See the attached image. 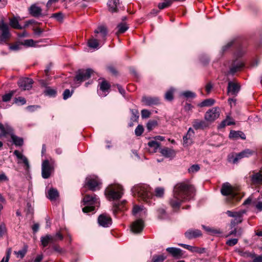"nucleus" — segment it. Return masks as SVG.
I'll use <instances>...</instances> for the list:
<instances>
[{"label": "nucleus", "instance_id": "57", "mask_svg": "<svg viewBox=\"0 0 262 262\" xmlns=\"http://www.w3.org/2000/svg\"><path fill=\"white\" fill-rule=\"evenodd\" d=\"M200 166L198 164L192 165L188 169V172L190 173H194L200 170Z\"/></svg>", "mask_w": 262, "mask_h": 262}, {"label": "nucleus", "instance_id": "62", "mask_svg": "<svg viewBox=\"0 0 262 262\" xmlns=\"http://www.w3.org/2000/svg\"><path fill=\"white\" fill-rule=\"evenodd\" d=\"M151 113L147 110L144 109L141 111V116L142 118H147L150 117Z\"/></svg>", "mask_w": 262, "mask_h": 262}, {"label": "nucleus", "instance_id": "13", "mask_svg": "<svg viewBox=\"0 0 262 262\" xmlns=\"http://www.w3.org/2000/svg\"><path fill=\"white\" fill-rule=\"evenodd\" d=\"M2 33L0 35V41L6 42L10 37V34L9 31V28L4 20H2V27L1 28Z\"/></svg>", "mask_w": 262, "mask_h": 262}, {"label": "nucleus", "instance_id": "46", "mask_svg": "<svg viewBox=\"0 0 262 262\" xmlns=\"http://www.w3.org/2000/svg\"><path fill=\"white\" fill-rule=\"evenodd\" d=\"M245 212L244 211H232L230 210H228L226 211V213L229 217H235L238 216L241 214H244Z\"/></svg>", "mask_w": 262, "mask_h": 262}, {"label": "nucleus", "instance_id": "4", "mask_svg": "<svg viewBox=\"0 0 262 262\" xmlns=\"http://www.w3.org/2000/svg\"><path fill=\"white\" fill-rule=\"evenodd\" d=\"M105 194L109 201L119 200L123 194V188L119 185L110 186L106 189Z\"/></svg>", "mask_w": 262, "mask_h": 262}, {"label": "nucleus", "instance_id": "14", "mask_svg": "<svg viewBox=\"0 0 262 262\" xmlns=\"http://www.w3.org/2000/svg\"><path fill=\"white\" fill-rule=\"evenodd\" d=\"M241 89L239 83L229 81L228 84L227 93L229 95L236 96Z\"/></svg>", "mask_w": 262, "mask_h": 262}, {"label": "nucleus", "instance_id": "20", "mask_svg": "<svg viewBox=\"0 0 262 262\" xmlns=\"http://www.w3.org/2000/svg\"><path fill=\"white\" fill-rule=\"evenodd\" d=\"M250 180L252 185H260L262 184V174L260 172H253V173L250 176Z\"/></svg>", "mask_w": 262, "mask_h": 262}, {"label": "nucleus", "instance_id": "53", "mask_svg": "<svg viewBox=\"0 0 262 262\" xmlns=\"http://www.w3.org/2000/svg\"><path fill=\"white\" fill-rule=\"evenodd\" d=\"M164 193V189L162 187H157L155 189V195L157 197H162Z\"/></svg>", "mask_w": 262, "mask_h": 262}, {"label": "nucleus", "instance_id": "42", "mask_svg": "<svg viewBox=\"0 0 262 262\" xmlns=\"http://www.w3.org/2000/svg\"><path fill=\"white\" fill-rule=\"evenodd\" d=\"M172 4L171 0H165L164 2L159 3L158 7L160 10H162L169 7Z\"/></svg>", "mask_w": 262, "mask_h": 262}, {"label": "nucleus", "instance_id": "10", "mask_svg": "<svg viewBox=\"0 0 262 262\" xmlns=\"http://www.w3.org/2000/svg\"><path fill=\"white\" fill-rule=\"evenodd\" d=\"M98 223L99 226L104 228L109 227L112 224V220L110 215L107 213H102L98 217Z\"/></svg>", "mask_w": 262, "mask_h": 262}, {"label": "nucleus", "instance_id": "30", "mask_svg": "<svg viewBox=\"0 0 262 262\" xmlns=\"http://www.w3.org/2000/svg\"><path fill=\"white\" fill-rule=\"evenodd\" d=\"M125 201H123L120 203H114L113 207V211L114 214H116L119 211H124L125 210Z\"/></svg>", "mask_w": 262, "mask_h": 262}, {"label": "nucleus", "instance_id": "49", "mask_svg": "<svg viewBox=\"0 0 262 262\" xmlns=\"http://www.w3.org/2000/svg\"><path fill=\"white\" fill-rule=\"evenodd\" d=\"M160 144L156 141H151L148 143L149 147L153 148V152L157 151L158 148L159 147Z\"/></svg>", "mask_w": 262, "mask_h": 262}, {"label": "nucleus", "instance_id": "45", "mask_svg": "<svg viewBox=\"0 0 262 262\" xmlns=\"http://www.w3.org/2000/svg\"><path fill=\"white\" fill-rule=\"evenodd\" d=\"M130 112L132 113L131 121L132 122H137L139 117L138 111L137 109H132Z\"/></svg>", "mask_w": 262, "mask_h": 262}, {"label": "nucleus", "instance_id": "21", "mask_svg": "<svg viewBox=\"0 0 262 262\" xmlns=\"http://www.w3.org/2000/svg\"><path fill=\"white\" fill-rule=\"evenodd\" d=\"M244 67V64L242 61L235 60L230 68L229 73L232 75H234L236 72L241 71Z\"/></svg>", "mask_w": 262, "mask_h": 262}, {"label": "nucleus", "instance_id": "38", "mask_svg": "<svg viewBox=\"0 0 262 262\" xmlns=\"http://www.w3.org/2000/svg\"><path fill=\"white\" fill-rule=\"evenodd\" d=\"M10 25L14 29H22V27L19 24L18 21L16 17H13L10 19Z\"/></svg>", "mask_w": 262, "mask_h": 262}, {"label": "nucleus", "instance_id": "58", "mask_svg": "<svg viewBox=\"0 0 262 262\" xmlns=\"http://www.w3.org/2000/svg\"><path fill=\"white\" fill-rule=\"evenodd\" d=\"M23 45V43H16L14 45H11L9 47V49L12 51H18L20 49L21 46Z\"/></svg>", "mask_w": 262, "mask_h": 262}, {"label": "nucleus", "instance_id": "1", "mask_svg": "<svg viewBox=\"0 0 262 262\" xmlns=\"http://www.w3.org/2000/svg\"><path fill=\"white\" fill-rule=\"evenodd\" d=\"M195 189L188 182H182L177 184L173 189V194L169 203L174 209H179L182 202L193 199Z\"/></svg>", "mask_w": 262, "mask_h": 262}, {"label": "nucleus", "instance_id": "36", "mask_svg": "<svg viewBox=\"0 0 262 262\" xmlns=\"http://www.w3.org/2000/svg\"><path fill=\"white\" fill-rule=\"evenodd\" d=\"M48 198L51 200H56L59 195L58 191L54 188H51L49 189L48 192Z\"/></svg>", "mask_w": 262, "mask_h": 262}, {"label": "nucleus", "instance_id": "56", "mask_svg": "<svg viewBox=\"0 0 262 262\" xmlns=\"http://www.w3.org/2000/svg\"><path fill=\"white\" fill-rule=\"evenodd\" d=\"M143 209V207L138 205H135L133 209V214L134 215H136L139 212L142 211Z\"/></svg>", "mask_w": 262, "mask_h": 262}, {"label": "nucleus", "instance_id": "5", "mask_svg": "<svg viewBox=\"0 0 262 262\" xmlns=\"http://www.w3.org/2000/svg\"><path fill=\"white\" fill-rule=\"evenodd\" d=\"M63 239V235L60 231L57 232L55 235L47 234L40 237L41 245L43 248L48 247L49 245L51 246L54 243L62 241Z\"/></svg>", "mask_w": 262, "mask_h": 262}, {"label": "nucleus", "instance_id": "39", "mask_svg": "<svg viewBox=\"0 0 262 262\" xmlns=\"http://www.w3.org/2000/svg\"><path fill=\"white\" fill-rule=\"evenodd\" d=\"M232 230L228 233L227 236H229L231 235H234L236 236L240 237L243 233V230L241 228H238V229L235 227H234L233 229H231Z\"/></svg>", "mask_w": 262, "mask_h": 262}, {"label": "nucleus", "instance_id": "63", "mask_svg": "<svg viewBox=\"0 0 262 262\" xmlns=\"http://www.w3.org/2000/svg\"><path fill=\"white\" fill-rule=\"evenodd\" d=\"M7 231V229L5 224L2 223L0 224V238H2L5 233Z\"/></svg>", "mask_w": 262, "mask_h": 262}, {"label": "nucleus", "instance_id": "15", "mask_svg": "<svg viewBox=\"0 0 262 262\" xmlns=\"http://www.w3.org/2000/svg\"><path fill=\"white\" fill-rule=\"evenodd\" d=\"M143 221L142 219H138L132 223L131 230L135 233H139L143 230Z\"/></svg>", "mask_w": 262, "mask_h": 262}, {"label": "nucleus", "instance_id": "28", "mask_svg": "<svg viewBox=\"0 0 262 262\" xmlns=\"http://www.w3.org/2000/svg\"><path fill=\"white\" fill-rule=\"evenodd\" d=\"M161 154L166 158H172L176 156V151L173 149L164 147L161 149Z\"/></svg>", "mask_w": 262, "mask_h": 262}, {"label": "nucleus", "instance_id": "22", "mask_svg": "<svg viewBox=\"0 0 262 262\" xmlns=\"http://www.w3.org/2000/svg\"><path fill=\"white\" fill-rule=\"evenodd\" d=\"M201 235L202 232L199 229H189L185 233V236L189 239L196 238Z\"/></svg>", "mask_w": 262, "mask_h": 262}, {"label": "nucleus", "instance_id": "44", "mask_svg": "<svg viewBox=\"0 0 262 262\" xmlns=\"http://www.w3.org/2000/svg\"><path fill=\"white\" fill-rule=\"evenodd\" d=\"M174 90L173 88H170L168 90L165 95V99L168 101H172L173 99V93Z\"/></svg>", "mask_w": 262, "mask_h": 262}, {"label": "nucleus", "instance_id": "59", "mask_svg": "<svg viewBox=\"0 0 262 262\" xmlns=\"http://www.w3.org/2000/svg\"><path fill=\"white\" fill-rule=\"evenodd\" d=\"M238 242V238H231L227 240L226 242V245L232 247L235 245Z\"/></svg>", "mask_w": 262, "mask_h": 262}, {"label": "nucleus", "instance_id": "9", "mask_svg": "<svg viewBox=\"0 0 262 262\" xmlns=\"http://www.w3.org/2000/svg\"><path fill=\"white\" fill-rule=\"evenodd\" d=\"M53 170V167L48 160H44L41 165V175L44 179L49 178Z\"/></svg>", "mask_w": 262, "mask_h": 262}, {"label": "nucleus", "instance_id": "29", "mask_svg": "<svg viewBox=\"0 0 262 262\" xmlns=\"http://www.w3.org/2000/svg\"><path fill=\"white\" fill-rule=\"evenodd\" d=\"M108 10L110 12H117L119 7V0H110L107 3Z\"/></svg>", "mask_w": 262, "mask_h": 262}, {"label": "nucleus", "instance_id": "26", "mask_svg": "<svg viewBox=\"0 0 262 262\" xmlns=\"http://www.w3.org/2000/svg\"><path fill=\"white\" fill-rule=\"evenodd\" d=\"M13 154L19 160V161H18V163L23 162L27 168L29 167V163L27 158L25 156H24L21 152H20L17 150H15L14 151Z\"/></svg>", "mask_w": 262, "mask_h": 262}, {"label": "nucleus", "instance_id": "54", "mask_svg": "<svg viewBox=\"0 0 262 262\" xmlns=\"http://www.w3.org/2000/svg\"><path fill=\"white\" fill-rule=\"evenodd\" d=\"M144 131V128L143 126L142 125H138L137 127L136 128L135 133V135L137 136H141Z\"/></svg>", "mask_w": 262, "mask_h": 262}, {"label": "nucleus", "instance_id": "25", "mask_svg": "<svg viewBox=\"0 0 262 262\" xmlns=\"http://www.w3.org/2000/svg\"><path fill=\"white\" fill-rule=\"evenodd\" d=\"M29 12L32 16L38 17L41 15L42 9L36 4H33L29 8Z\"/></svg>", "mask_w": 262, "mask_h": 262}, {"label": "nucleus", "instance_id": "27", "mask_svg": "<svg viewBox=\"0 0 262 262\" xmlns=\"http://www.w3.org/2000/svg\"><path fill=\"white\" fill-rule=\"evenodd\" d=\"M166 251L174 257L179 258L183 255L182 250L179 248L168 247L166 248Z\"/></svg>", "mask_w": 262, "mask_h": 262}, {"label": "nucleus", "instance_id": "12", "mask_svg": "<svg viewBox=\"0 0 262 262\" xmlns=\"http://www.w3.org/2000/svg\"><path fill=\"white\" fill-rule=\"evenodd\" d=\"M219 108L213 107L208 110L205 114V118L207 121H213L220 116Z\"/></svg>", "mask_w": 262, "mask_h": 262}, {"label": "nucleus", "instance_id": "60", "mask_svg": "<svg viewBox=\"0 0 262 262\" xmlns=\"http://www.w3.org/2000/svg\"><path fill=\"white\" fill-rule=\"evenodd\" d=\"M253 153V152L249 149H245L241 152V155L243 156V158L248 157L252 155Z\"/></svg>", "mask_w": 262, "mask_h": 262}, {"label": "nucleus", "instance_id": "17", "mask_svg": "<svg viewBox=\"0 0 262 262\" xmlns=\"http://www.w3.org/2000/svg\"><path fill=\"white\" fill-rule=\"evenodd\" d=\"M194 134L193 130L191 128H189L186 135L183 137V145L184 146H188L192 143V137Z\"/></svg>", "mask_w": 262, "mask_h": 262}, {"label": "nucleus", "instance_id": "51", "mask_svg": "<svg viewBox=\"0 0 262 262\" xmlns=\"http://www.w3.org/2000/svg\"><path fill=\"white\" fill-rule=\"evenodd\" d=\"M52 249L55 252L59 253H63L65 252V251L60 247V246L56 244V243H54L52 246H51Z\"/></svg>", "mask_w": 262, "mask_h": 262}, {"label": "nucleus", "instance_id": "55", "mask_svg": "<svg viewBox=\"0 0 262 262\" xmlns=\"http://www.w3.org/2000/svg\"><path fill=\"white\" fill-rule=\"evenodd\" d=\"M73 93V90L71 92L69 89L65 90L63 93V99L67 100L72 96Z\"/></svg>", "mask_w": 262, "mask_h": 262}, {"label": "nucleus", "instance_id": "32", "mask_svg": "<svg viewBox=\"0 0 262 262\" xmlns=\"http://www.w3.org/2000/svg\"><path fill=\"white\" fill-rule=\"evenodd\" d=\"M229 138L231 139H238L241 138L242 139H245L246 136L241 131L231 130L229 134Z\"/></svg>", "mask_w": 262, "mask_h": 262}, {"label": "nucleus", "instance_id": "34", "mask_svg": "<svg viewBox=\"0 0 262 262\" xmlns=\"http://www.w3.org/2000/svg\"><path fill=\"white\" fill-rule=\"evenodd\" d=\"M235 124V122L229 116H227L226 118L222 121L219 125V127L222 128L225 127L227 125H231Z\"/></svg>", "mask_w": 262, "mask_h": 262}, {"label": "nucleus", "instance_id": "19", "mask_svg": "<svg viewBox=\"0 0 262 262\" xmlns=\"http://www.w3.org/2000/svg\"><path fill=\"white\" fill-rule=\"evenodd\" d=\"M142 102L145 105L151 106L159 103V99L157 97L143 96L142 98Z\"/></svg>", "mask_w": 262, "mask_h": 262}, {"label": "nucleus", "instance_id": "64", "mask_svg": "<svg viewBox=\"0 0 262 262\" xmlns=\"http://www.w3.org/2000/svg\"><path fill=\"white\" fill-rule=\"evenodd\" d=\"M51 17L55 18L58 21H61L63 18L62 14L61 12H58L52 14Z\"/></svg>", "mask_w": 262, "mask_h": 262}, {"label": "nucleus", "instance_id": "6", "mask_svg": "<svg viewBox=\"0 0 262 262\" xmlns=\"http://www.w3.org/2000/svg\"><path fill=\"white\" fill-rule=\"evenodd\" d=\"M221 193L224 196H228L229 198L226 199L227 202L230 203L231 200L235 199L237 195V192L235 188L228 182L224 183L221 189Z\"/></svg>", "mask_w": 262, "mask_h": 262}, {"label": "nucleus", "instance_id": "40", "mask_svg": "<svg viewBox=\"0 0 262 262\" xmlns=\"http://www.w3.org/2000/svg\"><path fill=\"white\" fill-rule=\"evenodd\" d=\"M28 248V246L25 245L21 250H19L17 252L14 251V253L17 256V257L19 256L21 258H23L25 257L27 252Z\"/></svg>", "mask_w": 262, "mask_h": 262}, {"label": "nucleus", "instance_id": "35", "mask_svg": "<svg viewBox=\"0 0 262 262\" xmlns=\"http://www.w3.org/2000/svg\"><path fill=\"white\" fill-rule=\"evenodd\" d=\"M244 214H241L238 216L234 217L230 222V228L233 229L236 225L241 223L243 222V216Z\"/></svg>", "mask_w": 262, "mask_h": 262}, {"label": "nucleus", "instance_id": "47", "mask_svg": "<svg viewBox=\"0 0 262 262\" xmlns=\"http://www.w3.org/2000/svg\"><path fill=\"white\" fill-rule=\"evenodd\" d=\"M158 125V122L156 120H149L146 125V128L148 131H150L156 127Z\"/></svg>", "mask_w": 262, "mask_h": 262}, {"label": "nucleus", "instance_id": "23", "mask_svg": "<svg viewBox=\"0 0 262 262\" xmlns=\"http://www.w3.org/2000/svg\"><path fill=\"white\" fill-rule=\"evenodd\" d=\"M99 88L102 93L100 95L105 97L109 92L111 85L107 81L103 80L99 83Z\"/></svg>", "mask_w": 262, "mask_h": 262}, {"label": "nucleus", "instance_id": "31", "mask_svg": "<svg viewBox=\"0 0 262 262\" xmlns=\"http://www.w3.org/2000/svg\"><path fill=\"white\" fill-rule=\"evenodd\" d=\"M192 126L195 129H204L207 125L205 121L194 120L192 122Z\"/></svg>", "mask_w": 262, "mask_h": 262}, {"label": "nucleus", "instance_id": "41", "mask_svg": "<svg viewBox=\"0 0 262 262\" xmlns=\"http://www.w3.org/2000/svg\"><path fill=\"white\" fill-rule=\"evenodd\" d=\"M215 103V100L213 99H207L203 101L199 104L200 107L210 106Z\"/></svg>", "mask_w": 262, "mask_h": 262}, {"label": "nucleus", "instance_id": "52", "mask_svg": "<svg viewBox=\"0 0 262 262\" xmlns=\"http://www.w3.org/2000/svg\"><path fill=\"white\" fill-rule=\"evenodd\" d=\"M45 94L51 97H55L56 95V91L54 89L48 88L45 90Z\"/></svg>", "mask_w": 262, "mask_h": 262}, {"label": "nucleus", "instance_id": "33", "mask_svg": "<svg viewBox=\"0 0 262 262\" xmlns=\"http://www.w3.org/2000/svg\"><path fill=\"white\" fill-rule=\"evenodd\" d=\"M11 138L13 143L16 146H21L24 144V139L23 138L18 137L15 135L14 134L11 136Z\"/></svg>", "mask_w": 262, "mask_h": 262}, {"label": "nucleus", "instance_id": "43", "mask_svg": "<svg viewBox=\"0 0 262 262\" xmlns=\"http://www.w3.org/2000/svg\"><path fill=\"white\" fill-rule=\"evenodd\" d=\"M117 28L118 29L117 33L119 34L124 33L128 29L127 24L125 23H120L118 25Z\"/></svg>", "mask_w": 262, "mask_h": 262}, {"label": "nucleus", "instance_id": "7", "mask_svg": "<svg viewBox=\"0 0 262 262\" xmlns=\"http://www.w3.org/2000/svg\"><path fill=\"white\" fill-rule=\"evenodd\" d=\"M93 73L94 71L90 68L85 70L80 69L77 72L74 80L76 82L81 83L83 81L89 79Z\"/></svg>", "mask_w": 262, "mask_h": 262}, {"label": "nucleus", "instance_id": "2", "mask_svg": "<svg viewBox=\"0 0 262 262\" xmlns=\"http://www.w3.org/2000/svg\"><path fill=\"white\" fill-rule=\"evenodd\" d=\"M82 202L85 206L82 208L84 213H89L94 211L96 207H98L100 204L99 199L95 194L90 195L86 194L83 198Z\"/></svg>", "mask_w": 262, "mask_h": 262}, {"label": "nucleus", "instance_id": "18", "mask_svg": "<svg viewBox=\"0 0 262 262\" xmlns=\"http://www.w3.org/2000/svg\"><path fill=\"white\" fill-rule=\"evenodd\" d=\"M0 137H5L7 135H10V136L13 133V128L8 124L3 125L0 122Z\"/></svg>", "mask_w": 262, "mask_h": 262}, {"label": "nucleus", "instance_id": "50", "mask_svg": "<svg viewBox=\"0 0 262 262\" xmlns=\"http://www.w3.org/2000/svg\"><path fill=\"white\" fill-rule=\"evenodd\" d=\"M166 258L164 255H155L152 258V262H163Z\"/></svg>", "mask_w": 262, "mask_h": 262}, {"label": "nucleus", "instance_id": "61", "mask_svg": "<svg viewBox=\"0 0 262 262\" xmlns=\"http://www.w3.org/2000/svg\"><path fill=\"white\" fill-rule=\"evenodd\" d=\"M182 95L186 98H194L195 97V93L189 91L184 92Z\"/></svg>", "mask_w": 262, "mask_h": 262}, {"label": "nucleus", "instance_id": "3", "mask_svg": "<svg viewBox=\"0 0 262 262\" xmlns=\"http://www.w3.org/2000/svg\"><path fill=\"white\" fill-rule=\"evenodd\" d=\"M133 191L135 194H137L144 201H147L152 196L150 187L146 184H139L135 186L133 188Z\"/></svg>", "mask_w": 262, "mask_h": 262}, {"label": "nucleus", "instance_id": "16", "mask_svg": "<svg viewBox=\"0 0 262 262\" xmlns=\"http://www.w3.org/2000/svg\"><path fill=\"white\" fill-rule=\"evenodd\" d=\"M178 245L182 247L183 248L193 253L203 254L206 252V249L205 248H200L195 246H192L184 244H179Z\"/></svg>", "mask_w": 262, "mask_h": 262}, {"label": "nucleus", "instance_id": "11", "mask_svg": "<svg viewBox=\"0 0 262 262\" xmlns=\"http://www.w3.org/2000/svg\"><path fill=\"white\" fill-rule=\"evenodd\" d=\"M17 83L23 90H29L32 87L33 80L31 78L24 77L19 79Z\"/></svg>", "mask_w": 262, "mask_h": 262}, {"label": "nucleus", "instance_id": "37", "mask_svg": "<svg viewBox=\"0 0 262 262\" xmlns=\"http://www.w3.org/2000/svg\"><path fill=\"white\" fill-rule=\"evenodd\" d=\"M100 43L98 39L95 37V38H92L88 40V45L90 48L93 49H97L99 47V45Z\"/></svg>", "mask_w": 262, "mask_h": 262}, {"label": "nucleus", "instance_id": "48", "mask_svg": "<svg viewBox=\"0 0 262 262\" xmlns=\"http://www.w3.org/2000/svg\"><path fill=\"white\" fill-rule=\"evenodd\" d=\"M15 91H11L9 93L5 94L2 97V100L4 102H8L11 100L12 96L14 94Z\"/></svg>", "mask_w": 262, "mask_h": 262}, {"label": "nucleus", "instance_id": "24", "mask_svg": "<svg viewBox=\"0 0 262 262\" xmlns=\"http://www.w3.org/2000/svg\"><path fill=\"white\" fill-rule=\"evenodd\" d=\"M99 184H100V183L96 178H90L86 180V185L89 189L92 191L96 190Z\"/></svg>", "mask_w": 262, "mask_h": 262}, {"label": "nucleus", "instance_id": "8", "mask_svg": "<svg viewBox=\"0 0 262 262\" xmlns=\"http://www.w3.org/2000/svg\"><path fill=\"white\" fill-rule=\"evenodd\" d=\"M94 33L96 34L95 37L98 39L99 42L104 43L108 33L106 28L103 26H99L94 31Z\"/></svg>", "mask_w": 262, "mask_h": 262}]
</instances>
